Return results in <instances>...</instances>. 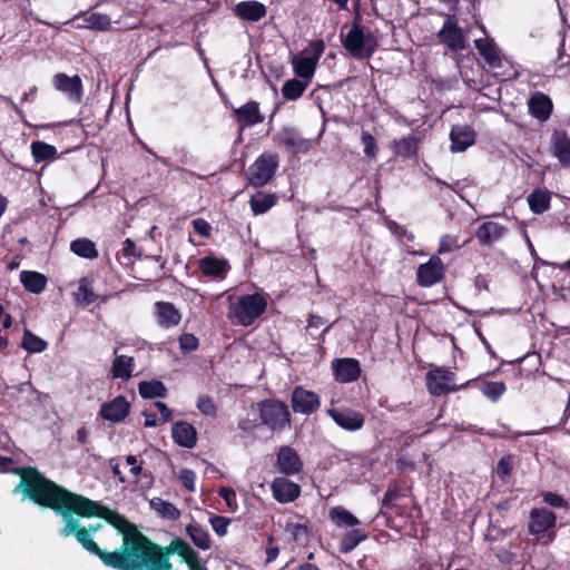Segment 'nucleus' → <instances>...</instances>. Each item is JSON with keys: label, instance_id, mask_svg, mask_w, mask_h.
I'll return each mask as SVG.
<instances>
[{"label": "nucleus", "instance_id": "obj_1", "mask_svg": "<svg viewBox=\"0 0 570 570\" xmlns=\"http://www.w3.org/2000/svg\"><path fill=\"white\" fill-rule=\"evenodd\" d=\"M20 481L12 493H22L40 508L50 509L63 521L60 535H73L104 566L121 570L126 558L125 541L135 523L98 501L72 492L48 479L37 468L16 471Z\"/></svg>", "mask_w": 570, "mask_h": 570}, {"label": "nucleus", "instance_id": "obj_2", "mask_svg": "<svg viewBox=\"0 0 570 570\" xmlns=\"http://www.w3.org/2000/svg\"><path fill=\"white\" fill-rule=\"evenodd\" d=\"M126 558L121 570H173L170 557L177 553V538L160 546L144 534L135 524L125 541Z\"/></svg>", "mask_w": 570, "mask_h": 570}, {"label": "nucleus", "instance_id": "obj_3", "mask_svg": "<svg viewBox=\"0 0 570 570\" xmlns=\"http://www.w3.org/2000/svg\"><path fill=\"white\" fill-rule=\"evenodd\" d=\"M267 298L264 294H245L232 302L227 317L233 324L244 327L252 326L267 309Z\"/></svg>", "mask_w": 570, "mask_h": 570}, {"label": "nucleus", "instance_id": "obj_4", "mask_svg": "<svg viewBox=\"0 0 570 570\" xmlns=\"http://www.w3.org/2000/svg\"><path fill=\"white\" fill-rule=\"evenodd\" d=\"M343 47L358 60L370 59L377 49V40L371 32L365 33L364 27L355 19L346 36L342 39Z\"/></svg>", "mask_w": 570, "mask_h": 570}, {"label": "nucleus", "instance_id": "obj_5", "mask_svg": "<svg viewBox=\"0 0 570 570\" xmlns=\"http://www.w3.org/2000/svg\"><path fill=\"white\" fill-rule=\"evenodd\" d=\"M261 424L273 433H279L291 426L288 405L277 399H265L256 403Z\"/></svg>", "mask_w": 570, "mask_h": 570}, {"label": "nucleus", "instance_id": "obj_6", "mask_svg": "<svg viewBox=\"0 0 570 570\" xmlns=\"http://www.w3.org/2000/svg\"><path fill=\"white\" fill-rule=\"evenodd\" d=\"M557 515L546 508H533L529 513L528 532L538 542L551 543L557 538Z\"/></svg>", "mask_w": 570, "mask_h": 570}, {"label": "nucleus", "instance_id": "obj_7", "mask_svg": "<svg viewBox=\"0 0 570 570\" xmlns=\"http://www.w3.org/2000/svg\"><path fill=\"white\" fill-rule=\"evenodd\" d=\"M279 166V157L275 153L265 151L259 155L247 170L248 184L255 188L264 187L275 176Z\"/></svg>", "mask_w": 570, "mask_h": 570}, {"label": "nucleus", "instance_id": "obj_8", "mask_svg": "<svg viewBox=\"0 0 570 570\" xmlns=\"http://www.w3.org/2000/svg\"><path fill=\"white\" fill-rule=\"evenodd\" d=\"M324 50L325 43L322 39L311 41L308 43L311 56H297L292 60L295 76L311 83Z\"/></svg>", "mask_w": 570, "mask_h": 570}, {"label": "nucleus", "instance_id": "obj_9", "mask_svg": "<svg viewBox=\"0 0 570 570\" xmlns=\"http://www.w3.org/2000/svg\"><path fill=\"white\" fill-rule=\"evenodd\" d=\"M326 414L347 432H356L365 424V414L348 406L328 407Z\"/></svg>", "mask_w": 570, "mask_h": 570}, {"label": "nucleus", "instance_id": "obj_10", "mask_svg": "<svg viewBox=\"0 0 570 570\" xmlns=\"http://www.w3.org/2000/svg\"><path fill=\"white\" fill-rule=\"evenodd\" d=\"M445 265L439 255H432L426 263L416 269V284L420 287H432L443 281Z\"/></svg>", "mask_w": 570, "mask_h": 570}, {"label": "nucleus", "instance_id": "obj_11", "mask_svg": "<svg viewBox=\"0 0 570 570\" xmlns=\"http://www.w3.org/2000/svg\"><path fill=\"white\" fill-rule=\"evenodd\" d=\"M439 41L449 47L453 52L465 49V36L454 16L448 17L442 28L436 33Z\"/></svg>", "mask_w": 570, "mask_h": 570}, {"label": "nucleus", "instance_id": "obj_12", "mask_svg": "<svg viewBox=\"0 0 570 570\" xmlns=\"http://www.w3.org/2000/svg\"><path fill=\"white\" fill-rule=\"evenodd\" d=\"M291 404L295 413L311 415L321 406V397L317 393L298 385L292 391Z\"/></svg>", "mask_w": 570, "mask_h": 570}, {"label": "nucleus", "instance_id": "obj_13", "mask_svg": "<svg viewBox=\"0 0 570 570\" xmlns=\"http://www.w3.org/2000/svg\"><path fill=\"white\" fill-rule=\"evenodd\" d=\"M53 87L66 95L68 99L75 104H79L83 96L82 80L78 75L72 77L67 73L59 72L52 78Z\"/></svg>", "mask_w": 570, "mask_h": 570}, {"label": "nucleus", "instance_id": "obj_14", "mask_svg": "<svg viewBox=\"0 0 570 570\" xmlns=\"http://www.w3.org/2000/svg\"><path fill=\"white\" fill-rule=\"evenodd\" d=\"M277 147L285 148L294 154L306 153L311 148L307 139L301 137L297 129L283 127L273 138Z\"/></svg>", "mask_w": 570, "mask_h": 570}, {"label": "nucleus", "instance_id": "obj_15", "mask_svg": "<svg viewBox=\"0 0 570 570\" xmlns=\"http://www.w3.org/2000/svg\"><path fill=\"white\" fill-rule=\"evenodd\" d=\"M276 466L284 475H294L303 471V462L295 449L283 445L278 449Z\"/></svg>", "mask_w": 570, "mask_h": 570}, {"label": "nucleus", "instance_id": "obj_16", "mask_svg": "<svg viewBox=\"0 0 570 570\" xmlns=\"http://www.w3.org/2000/svg\"><path fill=\"white\" fill-rule=\"evenodd\" d=\"M273 498L278 503H289L301 495V485L285 476H277L271 483Z\"/></svg>", "mask_w": 570, "mask_h": 570}, {"label": "nucleus", "instance_id": "obj_17", "mask_svg": "<svg viewBox=\"0 0 570 570\" xmlns=\"http://www.w3.org/2000/svg\"><path fill=\"white\" fill-rule=\"evenodd\" d=\"M130 413V403L124 395H118L109 402H105L99 410V415L114 423L122 422Z\"/></svg>", "mask_w": 570, "mask_h": 570}, {"label": "nucleus", "instance_id": "obj_18", "mask_svg": "<svg viewBox=\"0 0 570 570\" xmlns=\"http://www.w3.org/2000/svg\"><path fill=\"white\" fill-rule=\"evenodd\" d=\"M332 367L335 380L340 383H351L361 376V365L356 358H336Z\"/></svg>", "mask_w": 570, "mask_h": 570}, {"label": "nucleus", "instance_id": "obj_19", "mask_svg": "<svg viewBox=\"0 0 570 570\" xmlns=\"http://www.w3.org/2000/svg\"><path fill=\"white\" fill-rule=\"evenodd\" d=\"M233 116L240 129H245L264 121V116L259 110V104L255 100H249L239 108L234 109Z\"/></svg>", "mask_w": 570, "mask_h": 570}, {"label": "nucleus", "instance_id": "obj_20", "mask_svg": "<svg viewBox=\"0 0 570 570\" xmlns=\"http://www.w3.org/2000/svg\"><path fill=\"white\" fill-rule=\"evenodd\" d=\"M198 268L206 277L224 279L230 269V265L226 258L208 255L198 261Z\"/></svg>", "mask_w": 570, "mask_h": 570}, {"label": "nucleus", "instance_id": "obj_21", "mask_svg": "<svg viewBox=\"0 0 570 570\" xmlns=\"http://www.w3.org/2000/svg\"><path fill=\"white\" fill-rule=\"evenodd\" d=\"M476 134L470 126L453 125L450 131L451 151L462 153L475 144Z\"/></svg>", "mask_w": 570, "mask_h": 570}, {"label": "nucleus", "instance_id": "obj_22", "mask_svg": "<svg viewBox=\"0 0 570 570\" xmlns=\"http://www.w3.org/2000/svg\"><path fill=\"white\" fill-rule=\"evenodd\" d=\"M475 380H469L465 383L459 385L443 383V381H441V377H439V374L435 373L434 370H430L425 375L426 389L432 396H441L444 394H449L451 392H458L460 390L466 389Z\"/></svg>", "mask_w": 570, "mask_h": 570}, {"label": "nucleus", "instance_id": "obj_23", "mask_svg": "<svg viewBox=\"0 0 570 570\" xmlns=\"http://www.w3.org/2000/svg\"><path fill=\"white\" fill-rule=\"evenodd\" d=\"M528 109L532 117L543 122L552 115L553 102L548 95L535 91L528 100Z\"/></svg>", "mask_w": 570, "mask_h": 570}, {"label": "nucleus", "instance_id": "obj_24", "mask_svg": "<svg viewBox=\"0 0 570 570\" xmlns=\"http://www.w3.org/2000/svg\"><path fill=\"white\" fill-rule=\"evenodd\" d=\"M174 442L186 449H193L197 444V430L187 421H177L171 426Z\"/></svg>", "mask_w": 570, "mask_h": 570}, {"label": "nucleus", "instance_id": "obj_25", "mask_svg": "<svg viewBox=\"0 0 570 570\" xmlns=\"http://www.w3.org/2000/svg\"><path fill=\"white\" fill-rule=\"evenodd\" d=\"M551 150L562 167H570V136L566 130L557 129L553 131Z\"/></svg>", "mask_w": 570, "mask_h": 570}, {"label": "nucleus", "instance_id": "obj_26", "mask_svg": "<svg viewBox=\"0 0 570 570\" xmlns=\"http://www.w3.org/2000/svg\"><path fill=\"white\" fill-rule=\"evenodd\" d=\"M508 228L495 222H484L475 230V238L481 246L491 247L495 242L501 239Z\"/></svg>", "mask_w": 570, "mask_h": 570}, {"label": "nucleus", "instance_id": "obj_27", "mask_svg": "<svg viewBox=\"0 0 570 570\" xmlns=\"http://www.w3.org/2000/svg\"><path fill=\"white\" fill-rule=\"evenodd\" d=\"M474 45L490 69L498 70L502 68L503 59L501 58L493 39L479 38L474 40Z\"/></svg>", "mask_w": 570, "mask_h": 570}, {"label": "nucleus", "instance_id": "obj_28", "mask_svg": "<svg viewBox=\"0 0 570 570\" xmlns=\"http://www.w3.org/2000/svg\"><path fill=\"white\" fill-rule=\"evenodd\" d=\"M234 13L244 21L257 22L266 16L267 10L265 4L259 1L247 0L238 2L234 8Z\"/></svg>", "mask_w": 570, "mask_h": 570}, {"label": "nucleus", "instance_id": "obj_29", "mask_svg": "<svg viewBox=\"0 0 570 570\" xmlns=\"http://www.w3.org/2000/svg\"><path fill=\"white\" fill-rule=\"evenodd\" d=\"M155 316L159 326L170 328L180 323L181 315L170 302H156Z\"/></svg>", "mask_w": 570, "mask_h": 570}, {"label": "nucleus", "instance_id": "obj_30", "mask_svg": "<svg viewBox=\"0 0 570 570\" xmlns=\"http://www.w3.org/2000/svg\"><path fill=\"white\" fill-rule=\"evenodd\" d=\"M527 202L533 214H543L551 207V191L547 188H534L528 195Z\"/></svg>", "mask_w": 570, "mask_h": 570}, {"label": "nucleus", "instance_id": "obj_31", "mask_svg": "<svg viewBox=\"0 0 570 570\" xmlns=\"http://www.w3.org/2000/svg\"><path fill=\"white\" fill-rule=\"evenodd\" d=\"M117 351L118 348H116L114 353L117 354ZM134 368V357L127 355H116L111 365L110 376L111 379L128 381L132 376Z\"/></svg>", "mask_w": 570, "mask_h": 570}, {"label": "nucleus", "instance_id": "obj_32", "mask_svg": "<svg viewBox=\"0 0 570 570\" xmlns=\"http://www.w3.org/2000/svg\"><path fill=\"white\" fill-rule=\"evenodd\" d=\"M20 282L28 292L32 294H40L45 291L48 279L46 275L41 273L22 271L20 273Z\"/></svg>", "mask_w": 570, "mask_h": 570}, {"label": "nucleus", "instance_id": "obj_33", "mask_svg": "<svg viewBox=\"0 0 570 570\" xmlns=\"http://www.w3.org/2000/svg\"><path fill=\"white\" fill-rule=\"evenodd\" d=\"M419 142L415 136L410 135L400 140H394L392 148L396 157L409 159L417 156Z\"/></svg>", "mask_w": 570, "mask_h": 570}, {"label": "nucleus", "instance_id": "obj_34", "mask_svg": "<svg viewBox=\"0 0 570 570\" xmlns=\"http://www.w3.org/2000/svg\"><path fill=\"white\" fill-rule=\"evenodd\" d=\"M141 257L140 249L137 248L134 240L127 238L122 243V247L117 252L116 258L118 263L124 267H132L135 261Z\"/></svg>", "mask_w": 570, "mask_h": 570}, {"label": "nucleus", "instance_id": "obj_35", "mask_svg": "<svg viewBox=\"0 0 570 570\" xmlns=\"http://www.w3.org/2000/svg\"><path fill=\"white\" fill-rule=\"evenodd\" d=\"M139 395L145 400L167 396V387L159 380L141 381L138 383Z\"/></svg>", "mask_w": 570, "mask_h": 570}, {"label": "nucleus", "instance_id": "obj_36", "mask_svg": "<svg viewBox=\"0 0 570 570\" xmlns=\"http://www.w3.org/2000/svg\"><path fill=\"white\" fill-rule=\"evenodd\" d=\"M150 508L163 519L176 521L180 517L179 509L171 502L165 501L161 498H153L149 501Z\"/></svg>", "mask_w": 570, "mask_h": 570}, {"label": "nucleus", "instance_id": "obj_37", "mask_svg": "<svg viewBox=\"0 0 570 570\" xmlns=\"http://www.w3.org/2000/svg\"><path fill=\"white\" fill-rule=\"evenodd\" d=\"M186 533L191 542L202 550H208L212 546V540L208 531L198 523H189L186 527Z\"/></svg>", "mask_w": 570, "mask_h": 570}, {"label": "nucleus", "instance_id": "obj_38", "mask_svg": "<svg viewBox=\"0 0 570 570\" xmlns=\"http://www.w3.org/2000/svg\"><path fill=\"white\" fill-rule=\"evenodd\" d=\"M177 554L186 562L189 570H199L204 567L199 562L197 552L181 538H177Z\"/></svg>", "mask_w": 570, "mask_h": 570}, {"label": "nucleus", "instance_id": "obj_39", "mask_svg": "<svg viewBox=\"0 0 570 570\" xmlns=\"http://www.w3.org/2000/svg\"><path fill=\"white\" fill-rule=\"evenodd\" d=\"M30 148L33 160L37 164L53 160L57 158V148L45 141H32Z\"/></svg>", "mask_w": 570, "mask_h": 570}, {"label": "nucleus", "instance_id": "obj_40", "mask_svg": "<svg viewBox=\"0 0 570 570\" xmlns=\"http://www.w3.org/2000/svg\"><path fill=\"white\" fill-rule=\"evenodd\" d=\"M309 82L303 79H288L282 87V95L286 100H297L303 96Z\"/></svg>", "mask_w": 570, "mask_h": 570}, {"label": "nucleus", "instance_id": "obj_41", "mask_svg": "<svg viewBox=\"0 0 570 570\" xmlns=\"http://www.w3.org/2000/svg\"><path fill=\"white\" fill-rule=\"evenodd\" d=\"M70 250L77 256L87 259H95L99 255L95 243L88 238H77L72 240Z\"/></svg>", "mask_w": 570, "mask_h": 570}, {"label": "nucleus", "instance_id": "obj_42", "mask_svg": "<svg viewBox=\"0 0 570 570\" xmlns=\"http://www.w3.org/2000/svg\"><path fill=\"white\" fill-rule=\"evenodd\" d=\"M478 387L482 395L493 403H497L507 391V386L502 381H483Z\"/></svg>", "mask_w": 570, "mask_h": 570}, {"label": "nucleus", "instance_id": "obj_43", "mask_svg": "<svg viewBox=\"0 0 570 570\" xmlns=\"http://www.w3.org/2000/svg\"><path fill=\"white\" fill-rule=\"evenodd\" d=\"M48 346V343L41 337L33 334L30 330L26 328L21 342V347L29 353H41Z\"/></svg>", "mask_w": 570, "mask_h": 570}, {"label": "nucleus", "instance_id": "obj_44", "mask_svg": "<svg viewBox=\"0 0 570 570\" xmlns=\"http://www.w3.org/2000/svg\"><path fill=\"white\" fill-rule=\"evenodd\" d=\"M249 204L254 215H261L268 212L276 204V197L273 194H258L250 197Z\"/></svg>", "mask_w": 570, "mask_h": 570}, {"label": "nucleus", "instance_id": "obj_45", "mask_svg": "<svg viewBox=\"0 0 570 570\" xmlns=\"http://www.w3.org/2000/svg\"><path fill=\"white\" fill-rule=\"evenodd\" d=\"M365 539L366 534H364L358 529H353L342 537L340 542V551L342 553H348L353 551L357 547V544Z\"/></svg>", "mask_w": 570, "mask_h": 570}, {"label": "nucleus", "instance_id": "obj_46", "mask_svg": "<svg viewBox=\"0 0 570 570\" xmlns=\"http://www.w3.org/2000/svg\"><path fill=\"white\" fill-rule=\"evenodd\" d=\"M331 520L338 527H354L360 523L356 517L342 507H334L330 510Z\"/></svg>", "mask_w": 570, "mask_h": 570}, {"label": "nucleus", "instance_id": "obj_47", "mask_svg": "<svg viewBox=\"0 0 570 570\" xmlns=\"http://www.w3.org/2000/svg\"><path fill=\"white\" fill-rule=\"evenodd\" d=\"M98 299V295L95 294L91 282L83 277L79 282L78 292L76 293V301L78 303H82L83 305H89L95 303Z\"/></svg>", "mask_w": 570, "mask_h": 570}, {"label": "nucleus", "instance_id": "obj_48", "mask_svg": "<svg viewBox=\"0 0 570 570\" xmlns=\"http://www.w3.org/2000/svg\"><path fill=\"white\" fill-rule=\"evenodd\" d=\"M83 21V27L100 31L107 30L111 23L109 16L98 12L90 13Z\"/></svg>", "mask_w": 570, "mask_h": 570}, {"label": "nucleus", "instance_id": "obj_49", "mask_svg": "<svg viewBox=\"0 0 570 570\" xmlns=\"http://www.w3.org/2000/svg\"><path fill=\"white\" fill-rule=\"evenodd\" d=\"M196 406L198 411L206 416L215 417L217 415V405L208 394L199 395Z\"/></svg>", "mask_w": 570, "mask_h": 570}, {"label": "nucleus", "instance_id": "obj_50", "mask_svg": "<svg viewBox=\"0 0 570 570\" xmlns=\"http://www.w3.org/2000/svg\"><path fill=\"white\" fill-rule=\"evenodd\" d=\"M179 348L183 353H190L198 348L199 340L191 333H184L178 337Z\"/></svg>", "mask_w": 570, "mask_h": 570}, {"label": "nucleus", "instance_id": "obj_51", "mask_svg": "<svg viewBox=\"0 0 570 570\" xmlns=\"http://www.w3.org/2000/svg\"><path fill=\"white\" fill-rule=\"evenodd\" d=\"M362 144L364 145V154L368 158H375L379 151L376 140L368 131H362L361 135Z\"/></svg>", "mask_w": 570, "mask_h": 570}, {"label": "nucleus", "instance_id": "obj_52", "mask_svg": "<svg viewBox=\"0 0 570 570\" xmlns=\"http://www.w3.org/2000/svg\"><path fill=\"white\" fill-rule=\"evenodd\" d=\"M218 495L225 501L232 512L237 510L236 492L233 488L222 487L218 490Z\"/></svg>", "mask_w": 570, "mask_h": 570}, {"label": "nucleus", "instance_id": "obj_53", "mask_svg": "<svg viewBox=\"0 0 570 570\" xmlns=\"http://www.w3.org/2000/svg\"><path fill=\"white\" fill-rule=\"evenodd\" d=\"M209 522H210L215 533L219 537H223L227 533V529L230 523V520L226 517L213 515L210 518Z\"/></svg>", "mask_w": 570, "mask_h": 570}, {"label": "nucleus", "instance_id": "obj_54", "mask_svg": "<svg viewBox=\"0 0 570 570\" xmlns=\"http://www.w3.org/2000/svg\"><path fill=\"white\" fill-rule=\"evenodd\" d=\"M402 495L401 489L396 485H390L384 493L382 500V507L386 509H392L394 507V502Z\"/></svg>", "mask_w": 570, "mask_h": 570}, {"label": "nucleus", "instance_id": "obj_55", "mask_svg": "<svg viewBox=\"0 0 570 570\" xmlns=\"http://www.w3.org/2000/svg\"><path fill=\"white\" fill-rule=\"evenodd\" d=\"M179 481L184 485L186 490L189 492L195 491V481H196V474L190 469H183L179 473Z\"/></svg>", "mask_w": 570, "mask_h": 570}, {"label": "nucleus", "instance_id": "obj_56", "mask_svg": "<svg viewBox=\"0 0 570 570\" xmlns=\"http://www.w3.org/2000/svg\"><path fill=\"white\" fill-rule=\"evenodd\" d=\"M513 465L511 456H503L497 464V473L500 479L504 480L511 475Z\"/></svg>", "mask_w": 570, "mask_h": 570}, {"label": "nucleus", "instance_id": "obj_57", "mask_svg": "<svg viewBox=\"0 0 570 570\" xmlns=\"http://www.w3.org/2000/svg\"><path fill=\"white\" fill-rule=\"evenodd\" d=\"M191 226L194 232L199 234L204 238H210L212 236V226L204 218H196L191 222Z\"/></svg>", "mask_w": 570, "mask_h": 570}, {"label": "nucleus", "instance_id": "obj_58", "mask_svg": "<svg viewBox=\"0 0 570 570\" xmlns=\"http://www.w3.org/2000/svg\"><path fill=\"white\" fill-rule=\"evenodd\" d=\"M542 498H543V502L549 504L550 507H553V508H567L568 507V502L566 501V499L558 493L546 492V493H543Z\"/></svg>", "mask_w": 570, "mask_h": 570}, {"label": "nucleus", "instance_id": "obj_59", "mask_svg": "<svg viewBox=\"0 0 570 570\" xmlns=\"http://www.w3.org/2000/svg\"><path fill=\"white\" fill-rule=\"evenodd\" d=\"M495 558L503 564H512L517 559V553L508 548H498L495 551Z\"/></svg>", "mask_w": 570, "mask_h": 570}, {"label": "nucleus", "instance_id": "obj_60", "mask_svg": "<svg viewBox=\"0 0 570 570\" xmlns=\"http://www.w3.org/2000/svg\"><path fill=\"white\" fill-rule=\"evenodd\" d=\"M14 461L12 458L10 456H4V455H1L0 454V472L1 473H12V474H16V475H19L18 473H16L17 470L19 469H28L29 466H18V468H12Z\"/></svg>", "mask_w": 570, "mask_h": 570}, {"label": "nucleus", "instance_id": "obj_61", "mask_svg": "<svg viewBox=\"0 0 570 570\" xmlns=\"http://www.w3.org/2000/svg\"><path fill=\"white\" fill-rule=\"evenodd\" d=\"M261 425H262L261 421L252 420L249 417L242 419L238 422V429L242 430L245 433H252L253 431H255Z\"/></svg>", "mask_w": 570, "mask_h": 570}, {"label": "nucleus", "instance_id": "obj_62", "mask_svg": "<svg viewBox=\"0 0 570 570\" xmlns=\"http://www.w3.org/2000/svg\"><path fill=\"white\" fill-rule=\"evenodd\" d=\"M325 324H326V320L323 316L311 313L307 317L306 331H309L312 328H320L321 326H323Z\"/></svg>", "mask_w": 570, "mask_h": 570}, {"label": "nucleus", "instance_id": "obj_63", "mask_svg": "<svg viewBox=\"0 0 570 570\" xmlns=\"http://www.w3.org/2000/svg\"><path fill=\"white\" fill-rule=\"evenodd\" d=\"M433 370L439 374V377H441L443 383L454 384L453 381L455 379V374L452 371L445 367H435Z\"/></svg>", "mask_w": 570, "mask_h": 570}, {"label": "nucleus", "instance_id": "obj_64", "mask_svg": "<svg viewBox=\"0 0 570 570\" xmlns=\"http://www.w3.org/2000/svg\"><path fill=\"white\" fill-rule=\"evenodd\" d=\"M155 406L158 409L159 413H160V419L164 421V422H168L171 420V410L167 406L166 403L161 402V401H156L155 402Z\"/></svg>", "mask_w": 570, "mask_h": 570}]
</instances>
